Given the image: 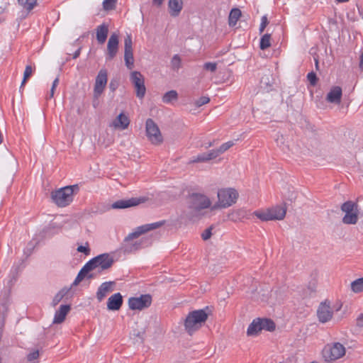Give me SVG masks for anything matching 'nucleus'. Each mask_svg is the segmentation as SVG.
Listing matches in <instances>:
<instances>
[{
    "label": "nucleus",
    "instance_id": "57",
    "mask_svg": "<svg viewBox=\"0 0 363 363\" xmlns=\"http://www.w3.org/2000/svg\"><path fill=\"white\" fill-rule=\"evenodd\" d=\"M318 60H315V65H316V67H318Z\"/></svg>",
    "mask_w": 363,
    "mask_h": 363
},
{
    "label": "nucleus",
    "instance_id": "34",
    "mask_svg": "<svg viewBox=\"0 0 363 363\" xmlns=\"http://www.w3.org/2000/svg\"><path fill=\"white\" fill-rule=\"evenodd\" d=\"M247 215L248 211L245 208H240L232 213L233 218L235 217V219H242L247 217Z\"/></svg>",
    "mask_w": 363,
    "mask_h": 363
},
{
    "label": "nucleus",
    "instance_id": "5",
    "mask_svg": "<svg viewBox=\"0 0 363 363\" xmlns=\"http://www.w3.org/2000/svg\"><path fill=\"white\" fill-rule=\"evenodd\" d=\"M78 189L77 185L60 188L51 193V199L57 206L65 207L73 201L74 191Z\"/></svg>",
    "mask_w": 363,
    "mask_h": 363
},
{
    "label": "nucleus",
    "instance_id": "58",
    "mask_svg": "<svg viewBox=\"0 0 363 363\" xmlns=\"http://www.w3.org/2000/svg\"><path fill=\"white\" fill-rule=\"evenodd\" d=\"M277 143L278 145H279V139H277Z\"/></svg>",
    "mask_w": 363,
    "mask_h": 363
},
{
    "label": "nucleus",
    "instance_id": "16",
    "mask_svg": "<svg viewBox=\"0 0 363 363\" xmlns=\"http://www.w3.org/2000/svg\"><path fill=\"white\" fill-rule=\"evenodd\" d=\"M333 311L330 308L329 304L326 302H322L317 310V315L318 320L325 323L329 321L333 317Z\"/></svg>",
    "mask_w": 363,
    "mask_h": 363
},
{
    "label": "nucleus",
    "instance_id": "4",
    "mask_svg": "<svg viewBox=\"0 0 363 363\" xmlns=\"http://www.w3.org/2000/svg\"><path fill=\"white\" fill-rule=\"evenodd\" d=\"M218 201L211 207V210L227 208L236 203L238 191L233 188L220 189L217 193Z\"/></svg>",
    "mask_w": 363,
    "mask_h": 363
},
{
    "label": "nucleus",
    "instance_id": "59",
    "mask_svg": "<svg viewBox=\"0 0 363 363\" xmlns=\"http://www.w3.org/2000/svg\"><path fill=\"white\" fill-rule=\"evenodd\" d=\"M311 363H319V362H316V361H313V362H311Z\"/></svg>",
    "mask_w": 363,
    "mask_h": 363
},
{
    "label": "nucleus",
    "instance_id": "36",
    "mask_svg": "<svg viewBox=\"0 0 363 363\" xmlns=\"http://www.w3.org/2000/svg\"><path fill=\"white\" fill-rule=\"evenodd\" d=\"M117 0H104L103 7L106 11L112 10L115 8Z\"/></svg>",
    "mask_w": 363,
    "mask_h": 363
},
{
    "label": "nucleus",
    "instance_id": "42",
    "mask_svg": "<svg viewBox=\"0 0 363 363\" xmlns=\"http://www.w3.org/2000/svg\"><path fill=\"white\" fill-rule=\"evenodd\" d=\"M206 158H208V161L213 160L216 157H217L220 153H218V150H211L208 152L206 153Z\"/></svg>",
    "mask_w": 363,
    "mask_h": 363
},
{
    "label": "nucleus",
    "instance_id": "30",
    "mask_svg": "<svg viewBox=\"0 0 363 363\" xmlns=\"http://www.w3.org/2000/svg\"><path fill=\"white\" fill-rule=\"evenodd\" d=\"M351 291L355 294L363 292V277L357 279L350 284Z\"/></svg>",
    "mask_w": 363,
    "mask_h": 363
},
{
    "label": "nucleus",
    "instance_id": "52",
    "mask_svg": "<svg viewBox=\"0 0 363 363\" xmlns=\"http://www.w3.org/2000/svg\"><path fill=\"white\" fill-rule=\"evenodd\" d=\"M359 67L361 69H363V52H362L359 57Z\"/></svg>",
    "mask_w": 363,
    "mask_h": 363
},
{
    "label": "nucleus",
    "instance_id": "47",
    "mask_svg": "<svg viewBox=\"0 0 363 363\" xmlns=\"http://www.w3.org/2000/svg\"><path fill=\"white\" fill-rule=\"evenodd\" d=\"M267 23H268L267 18L265 16H262V19H261L260 26H259V31L260 32H263L264 31V30L266 28Z\"/></svg>",
    "mask_w": 363,
    "mask_h": 363
},
{
    "label": "nucleus",
    "instance_id": "46",
    "mask_svg": "<svg viewBox=\"0 0 363 363\" xmlns=\"http://www.w3.org/2000/svg\"><path fill=\"white\" fill-rule=\"evenodd\" d=\"M210 101L208 97L206 96H202L199 99H198L196 102V104L197 106H201L204 104H206Z\"/></svg>",
    "mask_w": 363,
    "mask_h": 363
},
{
    "label": "nucleus",
    "instance_id": "11",
    "mask_svg": "<svg viewBox=\"0 0 363 363\" xmlns=\"http://www.w3.org/2000/svg\"><path fill=\"white\" fill-rule=\"evenodd\" d=\"M130 79L135 89L137 97L143 99L146 92L143 76L140 72L133 71L130 73Z\"/></svg>",
    "mask_w": 363,
    "mask_h": 363
},
{
    "label": "nucleus",
    "instance_id": "7",
    "mask_svg": "<svg viewBox=\"0 0 363 363\" xmlns=\"http://www.w3.org/2000/svg\"><path fill=\"white\" fill-rule=\"evenodd\" d=\"M345 354V347L340 342L327 344L322 350V357L325 362H332Z\"/></svg>",
    "mask_w": 363,
    "mask_h": 363
},
{
    "label": "nucleus",
    "instance_id": "19",
    "mask_svg": "<svg viewBox=\"0 0 363 363\" xmlns=\"http://www.w3.org/2000/svg\"><path fill=\"white\" fill-rule=\"evenodd\" d=\"M130 124V119L128 116L121 113L110 124V126L118 130H125Z\"/></svg>",
    "mask_w": 363,
    "mask_h": 363
},
{
    "label": "nucleus",
    "instance_id": "23",
    "mask_svg": "<svg viewBox=\"0 0 363 363\" xmlns=\"http://www.w3.org/2000/svg\"><path fill=\"white\" fill-rule=\"evenodd\" d=\"M70 310L69 305H61L60 308L55 312L52 323L59 324L62 323Z\"/></svg>",
    "mask_w": 363,
    "mask_h": 363
},
{
    "label": "nucleus",
    "instance_id": "25",
    "mask_svg": "<svg viewBox=\"0 0 363 363\" xmlns=\"http://www.w3.org/2000/svg\"><path fill=\"white\" fill-rule=\"evenodd\" d=\"M112 284L111 281H106L100 285L96 292V298L99 301H101L111 291Z\"/></svg>",
    "mask_w": 363,
    "mask_h": 363
},
{
    "label": "nucleus",
    "instance_id": "1",
    "mask_svg": "<svg viewBox=\"0 0 363 363\" xmlns=\"http://www.w3.org/2000/svg\"><path fill=\"white\" fill-rule=\"evenodd\" d=\"M164 223V220H160L155 223H147L138 226L135 231L129 233L124 239L121 245V250L124 253H130L138 250L139 244L137 242L129 243L133 239L138 238L140 235L145 233L152 230L161 227Z\"/></svg>",
    "mask_w": 363,
    "mask_h": 363
},
{
    "label": "nucleus",
    "instance_id": "60",
    "mask_svg": "<svg viewBox=\"0 0 363 363\" xmlns=\"http://www.w3.org/2000/svg\"><path fill=\"white\" fill-rule=\"evenodd\" d=\"M212 145L211 143H209L208 146V147H211Z\"/></svg>",
    "mask_w": 363,
    "mask_h": 363
},
{
    "label": "nucleus",
    "instance_id": "37",
    "mask_svg": "<svg viewBox=\"0 0 363 363\" xmlns=\"http://www.w3.org/2000/svg\"><path fill=\"white\" fill-rule=\"evenodd\" d=\"M32 73H33L32 67L30 65H27L24 70L23 79L22 81L21 86H23L26 83V80L31 76Z\"/></svg>",
    "mask_w": 363,
    "mask_h": 363
},
{
    "label": "nucleus",
    "instance_id": "22",
    "mask_svg": "<svg viewBox=\"0 0 363 363\" xmlns=\"http://www.w3.org/2000/svg\"><path fill=\"white\" fill-rule=\"evenodd\" d=\"M108 34V26L106 23H102L96 28V38L99 44H104Z\"/></svg>",
    "mask_w": 363,
    "mask_h": 363
},
{
    "label": "nucleus",
    "instance_id": "10",
    "mask_svg": "<svg viewBox=\"0 0 363 363\" xmlns=\"http://www.w3.org/2000/svg\"><path fill=\"white\" fill-rule=\"evenodd\" d=\"M152 303V296L150 294H142L138 297H130L128 299V306L131 310H143Z\"/></svg>",
    "mask_w": 363,
    "mask_h": 363
},
{
    "label": "nucleus",
    "instance_id": "31",
    "mask_svg": "<svg viewBox=\"0 0 363 363\" xmlns=\"http://www.w3.org/2000/svg\"><path fill=\"white\" fill-rule=\"evenodd\" d=\"M178 99V94L174 90H171L166 92L163 97L162 101L165 104H169L173 101H176Z\"/></svg>",
    "mask_w": 363,
    "mask_h": 363
},
{
    "label": "nucleus",
    "instance_id": "50",
    "mask_svg": "<svg viewBox=\"0 0 363 363\" xmlns=\"http://www.w3.org/2000/svg\"><path fill=\"white\" fill-rule=\"evenodd\" d=\"M109 87L112 91H114L117 87V84L111 81L109 84Z\"/></svg>",
    "mask_w": 363,
    "mask_h": 363
},
{
    "label": "nucleus",
    "instance_id": "24",
    "mask_svg": "<svg viewBox=\"0 0 363 363\" xmlns=\"http://www.w3.org/2000/svg\"><path fill=\"white\" fill-rule=\"evenodd\" d=\"M168 8L172 16H178L183 8L182 0H169Z\"/></svg>",
    "mask_w": 363,
    "mask_h": 363
},
{
    "label": "nucleus",
    "instance_id": "27",
    "mask_svg": "<svg viewBox=\"0 0 363 363\" xmlns=\"http://www.w3.org/2000/svg\"><path fill=\"white\" fill-rule=\"evenodd\" d=\"M262 331V328L260 326V320H259L258 318L254 319L252 322L250 324L247 330V335H256Z\"/></svg>",
    "mask_w": 363,
    "mask_h": 363
},
{
    "label": "nucleus",
    "instance_id": "9",
    "mask_svg": "<svg viewBox=\"0 0 363 363\" xmlns=\"http://www.w3.org/2000/svg\"><path fill=\"white\" fill-rule=\"evenodd\" d=\"M145 128L147 137L152 144L158 145L162 142L160 130L152 119L148 118L146 121Z\"/></svg>",
    "mask_w": 363,
    "mask_h": 363
},
{
    "label": "nucleus",
    "instance_id": "21",
    "mask_svg": "<svg viewBox=\"0 0 363 363\" xmlns=\"http://www.w3.org/2000/svg\"><path fill=\"white\" fill-rule=\"evenodd\" d=\"M123 304V297L120 293H116L108 298L107 308L111 311L119 310Z\"/></svg>",
    "mask_w": 363,
    "mask_h": 363
},
{
    "label": "nucleus",
    "instance_id": "51",
    "mask_svg": "<svg viewBox=\"0 0 363 363\" xmlns=\"http://www.w3.org/2000/svg\"><path fill=\"white\" fill-rule=\"evenodd\" d=\"M59 84V78L57 77L55 79V80L53 81L52 82V87L51 88H53V89H55L57 87V86Z\"/></svg>",
    "mask_w": 363,
    "mask_h": 363
},
{
    "label": "nucleus",
    "instance_id": "55",
    "mask_svg": "<svg viewBox=\"0 0 363 363\" xmlns=\"http://www.w3.org/2000/svg\"><path fill=\"white\" fill-rule=\"evenodd\" d=\"M55 89L51 88L50 91V94H49V97L50 98H52L53 97L54 94H55Z\"/></svg>",
    "mask_w": 363,
    "mask_h": 363
},
{
    "label": "nucleus",
    "instance_id": "41",
    "mask_svg": "<svg viewBox=\"0 0 363 363\" xmlns=\"http://www.w3.org/2000/svg\"><path fill=\"white\" fill-rule=\"evenodd\" d=\"M206 161H208V158H206V153L198 155L196 157H193V159L191 160V162H200Z\"/></svg>",
    "mask_w": 363,
    "mask_h": 363
},
{
    "label": "nucleus",
    "instance_id": "28",
    "mask_svg": "<svg viewBox=\"0 0 363 363\" xmlns=\"http://www.w3.org/2000/svg\"><path fill=\"white\" fill-rule=\"evenodd\" d=\"M240 16L241 11L239 9L235 8L231 9L228 17L229 26L231 27L235 26Z\"/></svg>",
    "mask_w": 363,
    "mask_h": 363
},
{
    "label": "nucleus",
    "instance_id": "6",
    "mask_svg": "<svg viewBox=\"0 0 363 363\" xmlns=\"http://www.w3.org/2000/svg\"><path fill=\"white\" fill-rule=\"evenodd\" d=\"M285 207L276 206L265 210L255 211L253 214L262 221L283 220L286 216Z\"/></svg>",
    "mask_w": 363,
    "mask_h": 363
},
{
    "label": "nucleus",
    "instance_id": "3",
    "mask_svg": "<svg viewBox=\"0 0 363 363\" xmlns=\"http://www.w3.org/2000/svg\"><path fill=\"white\" fill-rule=\"evenodd\" d=\"M211 208V201L210 199L205 194L200 193L191 194L188 199V208L190 211V219H193L194 216L201 215V211L203 209Z\"/></svg>",
    "mask_w": 363,
    "mask_h": 363
},
{
    "label": "nucleus",
    "instance_id": "18",
    "mask_svg": "<svg viewBox=\"0 0 363 363\" xmlns=\"http://www.w3.org/2000/svg\"><path fill=\"white\" fill-rule=\"evenodd\" d=\"M342 96V88L339 86H332L326 96V101L330 104H340Z\"/></svg>",
    "mask_w": 363,
    "mask_h": 363
},
{
    "label": "nucleus",
    "instance_id": "20",
    "mask_svg": "<svg viewBox=\"0 0 363 363\" xmlns=\"http://www.w3.org/2000/svg\"><path fill=\"white\" fill-rule=\"evenodd\" d=\"M95 259L98 267H100L101 269L110 268L113 263V257L106 253L95 257Z\"/></svg>",
    "mask_w": 363,
    "mask_h": 363
},
{
    "label": "nucleus",
    "instance_id": "39",
    "mask_svg": "<svg viewBox=\"0 0 363 363\" xmlns=\"http://www.w3.org/2000/svg\"><path fill=\"white\" fill-rule=\"evenodd\" d=\"M234 145L233 141H228L227 143H225L222 144L220 147L218 149V153L222 154L226 150H228L230 147H231Z\"/></svg>",
    "mask_w": 363,
    "mask_h": 363
},
{
    "label": "nucleus",
    "instance_id": "44",
    "mask_svg": "<svg viewBox=\"0 0 363 363\" xmlns=\"http://www.w3.org/2000/svg\"><path fill=\"white\" fill-rule=\"evenodd\" d=\"M217 67L216 63L215 62H206L203 65V68L206 70H209L211 72L216 71Z\"/></svg>",
    "mask_w": 363,
    "mask_h": 363
},
{
    "label": "nucleus",
    "instance_id": "48",
    "mask_svg": "<svg viewBox=\"0 0 363 363\" xmlns=\"http://www.w3.org/2000/svg\"><path fill=\"white\" fill-rule=\"evenodd\" d=\"M211 236V229H206L201 235L203 240H206Z\"/></svg>",
    "mask_w": 363,
    "mask_h": 363
},
{
    "label": "nucleus",
    "instance_id": "54",
    "mask_svg": "<svg viewBox=\"0 0 363 363\" xmlns=\"http://www.w3.org/2000/svg\"><path fill=\"white\" fill-rule=\"evenodd\" d=\"M80 55V48L76 50L73 55V58H77Z\"/></svg>",
    "mask_w": 363,
    "mask_h": 363
},
{
    "label": "nucleus",
    "instance_id": "38",
    "mask_svg": "<svg viewBox=\"0 0 363 363\" xmlns=\"http://www.w3.org/2000/svg\"><path fill=\"white\" fill-rule=\"evenodd\" d=\"M66 293H67V291L65 289H62L60 291H59L53 298V300H52L53 306L57 305L62 299V298L65 296Z\"/></svg>",
    "mask_w": 363,
    "mask_h": 363
},
{
    "label": "nucleus",
    "instance_id": "43",
    "mask_svg": "<svg viewBox=\"0 0 363 363\" xmlns=\"http://www.w3.org/2000/svg\"><path fill=\"white\" fill-rule=\"evenodd\" d=\"M307 79L310 82L311 84L314 86L317 82V77L315 73L311 72L307 74Z\"/></svg>",
    "mask_w": 363,
    "mask_h": 363
},
{
    "label": "nucleus",
    "instance_id": "56",
    "mask_svg": "<svg viewBox=\"0 0 363 363\" xmlns=\"http://www.w3.org/2000/svg\"><path fill=\"white\" fill-rule=\"evenodd\" d=\"M335 1H337L338 3H345V2L349 1V0H335Z\"/></svg>",
    "mask_w": 363,
    "mask_h": 363
},
{
    "label": "nucleus",
    "instance_id": "13",
    "mask_svg": "<svg viewBox=\"0 0 363 363\" xmlns=\"http://www.w3.org/2000/svg\"><path fill=\"white\" fill-rule=\"evenodd\" d=\"M147 201L145 197H132L128 199H121L112 203L111 207L114 209H122L138 206Z\"/></svg>",
    "mask_w": 363,
    "mask_h": 363
},
{
    "label": "nucleus",
    "instance_id": "15",
    "mask_svg": "<svg viewBox=\"0 0 363 363\" xmlns=\"http://www.w3.org/2000/svg\"><path fill=\"white\" fill-rule=\"evenodd\" d=\"M118 34L115 33H112L108 38L107 44V60H111L115 57L118 50Z\"/></svg>",
    "mask_w": 363,
    "mask_h": 363
},
{
    "label": "nucleus",
    "instance_id": "17",
    "mask_svg": "<svg viewBox=\"0 0 363 363\" xmlns=\"http://www.w3.org/2000/svg\"><path fill=\"white\" fill-rule=\"evenodd\" d=\"M98 267L95 257L92 258L89 261H88L81 269L79 272L78 273L77 277L75 278L73 284L77 285L79 283H80L88 274V273L91 271L92 269H96Z\"/></svg>",
    "mask_w": 363,
    "mask_h": 363
},
{
    "label": "nucleus",
    "instance_id": "40",
    "mask_svg": "<svg viewBox=\"0 0 363 363\" xmlns=\"http://www.w3.org/2000/svg\"><path fill=\"white\" fill-rule=\"evenodd\" d=\"M77 250L79 252L84 253L85 255H89L90 254V248L89 247V244L87 242L85 245H79Z\"/></svg>",
    "mask_w": 363,
    "mask_h": 363
},
{
    "label": "nucleus",
    "instance_id": "33",
    "mask_svg": "<svg viewBox=\"0 0 363 363\" xmlns=\"http://www.w3.org/2000/svg\"><path fill=\"white\" fill-rule=\"evenodd\" d=\"M271 45L270 35L265 34L260 39L259 47L262 50H265Z\"/></svg>",
    "mask_w": 363,
    "mask_h": 363
},
{
    "label": "nucleus",
    "instance_id": "8",
    "mask_svg": "<svg viewBox=\"0 0 363 363\" xmlns=\"http://www.w3.org/2000/svg\"><path fill=\"white\" fill-rule=\"evenodd\" d=\"M341 210L345 213L342 218V222L345 224H356L358 220V205L351 201L345 202L342 206Z\"/></svg>",
    "mask_w": 363,
    "mask_h": 363
},
{
    "label": "nucleus",
    "instance_id": "2",
    "mask_svg": "<svg viewBox=\"0 0 363 363\" xmlns=\"http://www.w3.org/2000/svg\"><path fill=\"white\" fill-rule=\"evenodd\" d=\"M206 309L208 307L189 313L184 320V328L189 335H192L205 323L208 316Z\"/></svg>",
    "mask_w": 363,
    "mask_h": 363
},
{
    "label": "nucleus",
    "instance_id": "35",
    "mask_svg": "<svg viewBox=\"0 0 363 363\" xmlns=\"http://www.w3.org/2000/svg\"><path fill=\"white\" fill-rule=\"evenodd\" d=\"M171 66L174 70H178L181 67V58L178 55H174L171 60Z\"/></svg>",
    "mask_w": 363,
    "mask_h": 363
},
{
    "label": "nucleus",
    "instance_id": "12",
    "mask_svg": "<svg viewBox=\"0 0 363 363\" xmlns=\"http://www.w3.org/2000/svg\"><path fill=\"white\" fill-rule=\"evenodd\" d=\"M108 74L105 69H101L95 80V84L94 87V98H99L101 94L104 92V90L106 86L108 81Z\"/></svg>",
    "mask_w": 363,
    "mask_h": 363
},
{
    "label": "nucleus",
    "instance_id": "49",
    "mask_svg": "<svg viewBox=\"0 0 363 363\" xmlns=\"http://www.w3.org/2000/svg\"><path fill=\"white\" fill-rule=\"evenodd\" d=\"M356 323L358 327H363V313H361L359 315H358L356 320Z\"/></svg>",
    "mask_w": 363,
    "mask_h": 363
},
{
    "label": "nucleus",
    "instance_id": "26",
    "mask_svg": "<svg viewBox=\"0 0 363 363\" xmlns=\"http://www.w3.org/2000/svg\"><path fill=\"white\" fill-rule=\"evenodd\" d=\"M64 223L62 221H58L57 219L51 221L49 225L45 228V233L55 234L57 233L63 227Z\"/></svg>",
    "mask_w": 363,
    "mask_h": 363
},
{
    "label": "nucleus",
    "instance_id": "45",
    "mask_svg": "<svg viewBox=\"0 0 363 363\" xmlns=\"http://www.w3.org/2000/svg\"><path fill=\"white\" fill-rule=\"evenodd\" d=\"M39 357V352L38 350H33V352H30L28 356L27 359L28 361L31 362L36 359H38Z\"/></svg>",
    "mask_w": 363,
    "mask_h": 363
},
{
    "label": "nucleus",
    "instance_id": "32",
    "mask_svg": "<svg viewBox=\"0 0 363 363\" xmlns=\"http://www.w3.org/2000/svg\"><path fill=\"white\" fill-rule=\"evenodd\" d=\"M18 3L26 9L32 10L37 3V0H18Z\"/></svg>",
    "mask_w": 363,
    "mask_h": 363
},
{
    "label": "nucleus",
    "instance_id": "29",
    "mask_svg": "<svg viewBox=\"0 0 363 363\" xmlns=\"http://www.w3.org/2000/svg\"><path fill=\"white\" fill-rule=\"evenodd\" d=\"M258 319L260 320V326L262 328V330H264L271 332L275 329V323L271 319L260 318H258Z\"/></svg>",
    "mask_w": 363,
    "mask_h": 363
},
{
    "label": "nucleus",
    "instance_id": "53",
    "mask_svg": "<svg viewBox=\"0 0 363 363\" xmlns=\"http://www.w3.org/2000/svg\"><path fill=\"white\" fill-rule=\"evenodd\" d=\"M163 1H164V0H153V1H152V2H153V4H154L155 5H157V6H161V5L162 4Z\"/></svg>",
    "mask_w": 363,
    "mask_h": 363
},
{
    "label": "nucleus",
    "instance_id": "14",
    "mask_svg": "<svg viewBox=\"0 0 363 363\" xmlns=\"http://www.w3.org/2000/svg\"><path fill=\"white\" fill-rule=\"evenodd\" d=\"M124 60L128 69H132L134 66L133 43L130 35H127L124 40Z\"/></svg>",
    "mask_w": 363,
    "mask_h": 363
}]
</instances>
